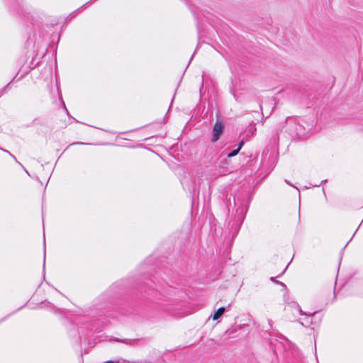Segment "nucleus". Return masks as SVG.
Masks as SVG:
<instances>
[{
	"label": "nucleus",
	"mask_w": 363,
	"mask_h": 363,
	"mask_svg": "<svg viewBox=\"0 0 363 363\" xmlns=\"http://www.w3.org/2000/svg\"><path fill=\"white\" fill-rule=\"evenodd\" d=\"M164 284L173 288V286H169L167 281L163 278L162 280H159L155 276H153L152 278L147 279L143 284H140L139 290L143 296L152 295L155 291H158L160 294H164L165 292L163 290Z\"/></svg>",
	"instance_id": "obj_1"
},
{
	"label": "nucleus",
	"mask_w": 363,
	"mask_h": 363,
	"mask_svg": "<svg viewBox=\"0 0 363 363\" xmlns=\"http://www.w3.org/2000/svg\"><path fill=\"white\" fill-rule=\"evenodd\" d=\"M25 171H26V172L27 173V174L30 176L29 172H28L26 169H25Z\"/></svg>",
	"instance_id": "obj_25"
},
{
	"label": "nucleus",
	"mask_w": 363,
	"mask_h": 363,
	"mask_svg": "<svg viewBox=\"0 0 363 363\" xmlns=\"http://www.w3.org/2000/svg\"><path fill=\"white\" fill-rule=\"evenodd\" d=\"M43 245H44V258H43V273L45 271V234L43 235Z\"/></svg>",
	"instance_id": "obj_9"
},
{
	"label": "nucleus",
	"mask_w": 363,
	"mask_h": 363,
	"mask_svg": "<svg viewBox=\"0 0 363 363\" xmlns=\"http://www.w3.org/2000/svg\"><path fill=\"white\" fill-rule=\"evenodd\" d=\"M239 151L237 149L233 150L231 152L227 154V157L230 158L235 157L238 154Z\"/></svg>",
	"instance_id": "obj_10"
},
{
	"label": "nucleus",
	"mask_w": 363,
	"mask_h": 363,
	"mask_svg": "<svg viewBox=\"0 0 363 363\" xmlns=\"http://www.w3.org/2000/svg\"><path fill=\"white\" fill-rule=\"evenodd\" d=\"M62 104H63V106H64V107H65V110H66V111H67V108H66V107H65V104L63 101H62Z\"/></svg>",
	"instance_id": "obj_24"
},
{
	"label": "nucleus",
	"mask_w": 363,
	"mask_h": 363,
	"mask_svg": "<svg viewBox=\"0 0 363 363\" xmlns=\"http://www.w3.org/2000/svg\"><path fill=\"white\" fill-rule=\"evenodd\" d=\"M237 200L240 201L239 197H237ZM233 202H234L235 206H237V201H236V197L235 196H233Z\"/></svg>",
	"instance_id": "obj_18"
},
{
	"label": "nucleus",
	"mask_w": 363,
	"mask_h": 363,
	"mask_svg": "<svg viewBox=\"0 0 363 363\" xmlns=\"http://www.w3.org/2000/svg\"><path fill=\"white\" fill-rule=\"evenodd\" d=\"M0 150L5 152H7L15 160L16 162H18L16 157L13 155H12L9 151L1 147H0Z\"/></svg>",
	"instance_id": "obj_11"
},
{
	"label": "nucleus",
	"mask_w": 363,
	"mask_h": 363,
	"mask_svg": "<svg viewBox=\"0 0 363 363\" xmlns=\"http://www.w3.org/2000/svg\"><path fill=\"white\" fill-rule=\"evenodd\" d=\"M293 303L296 306V307L298 309V311L302 315H306V316L309 317V316H313V315H315V313H317V311H314L313 313H307L304 312L303 311H302L301 306L297 303L293 302Z\"/></svg>",
	"instance_id": "obj_5"
},
{
	"label": "nucleus",
	"mask_w": 363,
	"mask_h": 363,
	"mask_svg": "<svg viewBox=\"0 0 363 363\" xmlns=\"http://www.w3.org/2000/svg\"><path fill=\"white\" fill-rule=\"evenodd\" d=\"M326 182H327V179H324V180H323V181L320 182V184H315V185H313V186H320L323 185V184H325Z\"/></svg>",
	"instance_id": "obj_16"
},
{
	"label": "nucleus",
	"mask_w": 363,
	"mask_h": 363,
	"mask_svg": "<svg viewBox=\"0 0 363 363\" xmlns=\"http://www.w3.org/2000/svg\"><path fill=\"white\" fill-rule=\"evenodd\" d=\"M224 125L221 122H216L213 128V136L211 141L213 143L216 142L220 138L221 134L223 132Z\"/></svg>",
	"instance_id": "obj_2"
},
{
	"label": "nucleus",
	"mask_w": 363,
	"mask_h": 363,
	"mask_svg": "<svg viewBox=\"0 0 363 363\" xmlns=\"http://www.w3.org/2000/svg\"><path fill=\"white\" fill-rule=\"evenodd\" d=\"M58 94H59V95H60V98L62 99V96H61V94H60V91H59V90H58Z\"/></svg>",
	"instance_id": "obj_23"
},
{
	"label": "nucleus",
	"mask_w": 363,
	"mask_h": 363,
	"mask_svg": "<svg viewBox=\"0 0 363 363\" xmlns=\"http://www.w3.org/2000/svg\"><path fill=\"white\" fill-rule=\"evenodd\" d=\"M117 286H118V285H117V284H116V285L113 286V288H116V287H117Z\"/></svg>",
	"instance_id": "obj_27"
},
{
	"label": "nucleus",
	"mask_w": 363,
	"mask_h": 363,
	"mask_svg": "<svg viewBox=\"0 0 363 363\" xmlns=\"http://www.w3.org/2000/svg\"><path fill=\"white\" fill-rule=\"evenodd\" d=\"M120 313H121V314H125V313L122 312V311H121V312H120Z\"/></svg>",
	"instance_id": "obj_29"
},
{
	"label": "nucleus",
	"mask_w": 363,
	"mask_h": 363,
	"mask_svg": "<svg viewBox=\"0 0 363 363\" xmlns=\"http://www.w3.org/2000/svg\"><path fill=\"white\" fill-rule=\"evenodd\" d=\"M270 280H271L272 282H274V284H279V285L283 287V289H284V290H285V291L286 290V284H284V283H283V282H281V281H277V280L276 279V278H275V277H272L270 278Z\"/></svg>",
	"instance_id": "obj_7"
},
{
	"label": "nucleus",
	"mask_w": 363,
	"mask_h": 363,
	"mask_svg": "<svg viewBox=\"0 0 363 363\" xmlns=\"http://www.w3.org/2000/svg\"><path fill=\"white\" fill-rule=\"evenodd\" d=\"M17 163H18V164H20V165L23 168V169H26V167H23V166L22 165V164H21L18 161V162H17Z\"/></svg>",
	"instance_id": "obj_22"
},
{
	"label": "nucleus",
	"mask_w": 363,
	"mask_h": 363,
	"mask_svg": "<svg viewBox=\"0 0 363 363\" xmlns=\"http://www.w3.org/2000/svg\"><path fill=\"white\" fill-rule=\"evenodd\" d=\"M222 155L219 156V157L218 158V160L219 161L221 158Z\"/></svg>",
	"instance_id": "obj_26"
},
{
	"label": "nucleus",
	"mask_w": 363,
	"mask_h": 363,
	"mask_svg": "<svg viewBox=\"0 0 363 363\" xmlns=\"http://www.w3.org/2000/svg\"><path fill=\"white\" fill-rule=\"evenodd\" d=\"M12 83V82H10L9 84H7L5 86H4L0 90V97L7 93L8 89H10V84Z\"/></svg>",
	"instance_id": "obj_8"
},
{
	"label": "nucleus",
	"mask_w": 363,
	"mask_h": 363,
	"mask_svg": "<svg viewBox=\"0 0 363 363\" xmlns=\"http://www.w3.org/2000/svg\"><path fill=\"white\" fill-rule=\"evenodd\" d=\"M286 269L287 267L284 269V272L280 275L277 276V277H280L285 272V271H286Z\"/></svg>",
	"instance_id": "obj_20"
},
{
	"label": "nucleus",
	"mask_w": 363,
	"mask_h": 363,
	"mask_svg": "<svg viewBox=\"0 0 363 363\" xmlns=\"http://www.w3.org/2000/svg\"><path fill=\"white\" fill-rule=\"evenodd\" d=\"M244 141L243 140H241L238 145V147L236 148L237 150H238V151L240 152V150H241V148L242 147V146L244 145Z\"/></svg>",
	"instance_id": "obj_13"
},
{
	"label": "nucleus",
	"mask_w": 363,
	"mask_h": 363,
	"mask_svg": "<svg viewBox=\"0 0 363 363\" xmlns=\"http://www.w3.org/2000/svg\"><path fill=\"white\" fill-rule=\"evenodd\" d=\"M89 1L86 2V4H84L82 6H84L85 5L88 4V3H89Z\"/></svg>",
	"instance_id": "obj_28"
},
{
	"label": "nucleus",
	"mask_w": 363,
	"mask_h": 363,
	"mask_svg": "<svg viewBox=\"0 0 363 363\" xmlns=\"http://www.w3.org/2000/svg\"><path fill=\"white\" fill-rule=\"evenodd\" d=\"M114 340L116 342H123V343H125L128 345H133L134 342L138 341V340H136V339H123V340H122V339H118V338H116Z\"/></svg>",
	"instance_id": "obj_6"
},
{
	"label": "nucleus",
	"mask_w": 363,
	"mask_h": 363,
	"mask_svg": "<svg viewBox=\"0 0 363 363\" xmlns=\"http://www.w3.org/2000/svg\"><path fill=\"white\" fill-rule=\"evenodd\" d=\"M301 125H296V134L298 135V136H300L301 133L300 132L299 129L301 128Z\"/></svg>",
	"instance_id": "obj_12"
},
{
	"label": "nucleus",
	"mask_w": 363,
	"mask_h": 363,
	"mask_svg": "<svg viewBox=\"0 0 363 363\" xmlns=\"http://www.w3.org/2000/svg\"><path fill=\"white\" fill-rule=\"evenodd\" d=\"M95 314L100 317L101 316H106V317H111V318L116 317V315L111 313L110 306H108V308H106L102 305L100 306L99 311L96 312Z\"/></svg>",
	"instance_id": "obj_3"
},
{
	"label": "nucleus",
	"mask_w": 363,
	"mask_h": 363,
	"mask_svg": "<svg viewBox=\"0 0 363 363\" xmlns=\"http://www.w3.org/2000/svg\"><path fill=\"white\" fill-rule=\"evenodd\" d=\"M284 301L286 302H287L288 300H289V294L287 293H285L284 295Z\"/></svg>",
	"instance_id": "obj_17"
},
{
	"label": "nucleus",
	"mask_w": 363,
	"mask_h": 363,
	"mask_svg": "<svg viewBox=\"0 0 363 363\" xmlns=\"http://www.w3.org/2000/svg\"><path fill=\"white\" fill-rule=\"evenodd\" d=\"M286 182L287 184H290V183H289V181L286 180Z\"/></svg>",
	"instance_id": "obj_30"
},
{
	"label": "nucleus",
	"mask_w": 363,
	"mask_h": 363,
	"mask_svg": "<svg viewBox=\"0 0 363 363\" xmlns=\"http://www.w3.org/2000/svg\"><path fill=\"white\" fill-rule=\"evenodd\" d=\"M226 163H227L226 162H222V161H220V162H218V166L220 168H224V167H225V164Z\"/></svg>",
	"instance_id": "obj_15"
},
{
	"label": "nucleus",
	"mask_w": 363,
	"mask_h": 363,
	"mask_svg": "<svg viewBox=\"0 0 363 363\" xmlns=\"http://www.w3.org/2000/svg\"><path fill=\"white\" fill-rule=\"evenodd\" d=\"M225 309L226 308L225 307H220L217 311H216L214 312V314L213 315V320H218L220 318H221V316L223 315V314L225 312Z\"/></svg>",
	"instance_id": "obj_4"
},
{
	"label": "nucleus",
	"mask_w": 363,
	"mask_h": 363,
	"mask_svg": "<svg viewBox=\"0 0 363 363\" xmlns=\"http://www.w3.org/2000/svg\"><path fill=\"white\" fill-rule=\"evenodd\" d=\"M203 89V82H202L201 85V87H200V93H201V92H202Z\"/></svg>",
	"instance_id": "obj_19"
},
{
	"label": "nucleus",
	"mask_w": 363,
	"mask_h": 363,
	"mask_svg": "<svg viewBox=\"0 0 363 363\" xmlns=\"http://www.w3.org/2000/svg\"><path fill=\"white\" fill-rule=\"evenodd\" d=\"M21 0H13V2L11 3V5L15 7L20 3Z\"/></svg>",
	"instance_id": "obj_14"
},
{
	"label": "nucleus",
	"mask_w": 363,
	"mask_h": 363,
	"mask_svg": "<svg viewBox=\"0 0 363 363\" xmlns=\"http://www.w3.org/2000/svg\"><path fill=\"white\" fill-rule=\"evenodd\" d=\"M6 317H5V318H2L1 320H0V323H1V322L4 321V320H6Z\"/></svg>",
	"instance_id": "obj_21"
}]
</instances>
